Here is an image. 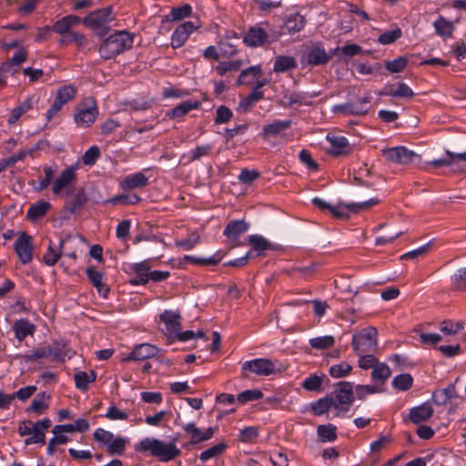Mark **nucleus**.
I'll return each mask as SVG.
<instances>
[{
	"label": "nucleus",
	"instance_id": "4d7b16f0",
	"mask_svg": "<svg viewBox=\"0 0 466 466\" xmlns=\"http://www.w3.org/2000/svg\"><path fill=\"white\" fill-rule=\"evenodd\" d=\"M381 391H382V388L378 385H375V386L357 385L355 388V391H353V393H355V395L357 396L358 399L362 400L367 395L374 394V393H378V392H381Z\"/></svg>",
	"mask_w": 466,
	"mask_h": 466
},
{
	"label": "nucleus",
	"instance_id": "6e6d98bb",
	"mask_svg": "<svg viewBox=\"0 0 466 466\" xmlns=\"http://www.w3.org/2000/svg\"><path fill=\"white\" fill-rule=\"evenodd\" d=\"M242 66L241 60L224 61L220 62L217 67L216 72L223 76L229 71H238Z\"/></svg>",
	"mask_w": 466,
	"mask_h": 466
},
{
	"label": "nucleus",
	"instance_id": "7c9ffc66",
	"mask_svg": "<svg viewBox=\"0 0 466 466\" xmlns=\"http://www.w3.org/2000/svg\"><path fill=\"white\" fill-rule=\"evenodd\" d=\"M199 106L198 101H184L178 106H175L167 113V116L170 118H180L187 115L193 109H197Z\"/></svg>",
	"mask_w": 466,
	"mask_h": 466
},
{
	"label": "nucleus",
	"instance_id": "1a4fd4ad",
	"mask_svg": "<svg viewBox=\"0 0 466 466\" xmlns=\"http://www.w3.org/2000/svg\"><path fill=\"white\" fill-rule=\"evenodd\" d=\"M378 198H370L367 201L360 202V203H338L337 205H332L330 209V214L338 218L347 219L353 213H358L360 210H366L375 206L379 203Z\"/></svg>",
	"mask_w": 466,
	"mask_h": 466
},
{
	"label": "nucleus",
	"instance_id": "412c9836",
	"mask_svg": "<svg viewBox=\"0 0 466 466\" xmlns=\"http://www.w3.org/2000/svg\"><path fill=\"white\" fill-rule=\"evenodd\" d=\"M244 42L249 46L257 47L268 43V36L263 28L254 26L248 31L244 37Z\"/></svg>",
	"mask_w": 466,
	"mask_h": 466
},
{
	"label": "nucleus",
	"instance_id": "338daca9",
	"mask_svg": "<svg viewBox=\"0 0 466 466\" xmlns=\"http://www.w3.org/2000/svg\"><path fill=\"white\" fill-rule=\"evenodd\" d=\"M149 260H144L139 263H135L131 266V270L138 276L148 279L150 273Z\"/></svg>",
	"mask_w": 466,
	"mask_h": 466
},
{
	"label": "nucleus",
	"instance_id": "052dcab7",
	"mask_svg": "<svg viewBox=\"0 0 466 466\" xmlns=\"http://www.w3.org/2000/svg\"><path fill=\"white\" fill-rule=\"evenodd\" d=\"M199 242V236L194 232L188 235L187 238L176 241V245L184 250L192 249Z\"/></svg>",
	"mask_w": 466,
	"mask_h": 466
},
{
	"label": "nucleus",
	"instance_id": "6ab92c4d",
	"mask_svg": "<svg viewBox=\"0 0 466 466\" xmlns=\"http://www.w3.org/2000/svg\"><path fill=\"white\" fill-rule=\"evenodd\" d=\"M158 349L149 343H141L133 349L131 353L125 359V360H145L155 357L157 354Z\"/></svg>",
	"mask_w": 466,
	"mask_h": 466
},
{
	"label": "nucleus",
	"instance_id": "9d476101",
	"mask_svg": "<svg viewBox=\"0 0 466 466\" xmlns=\"http://www.w3.org/2000/svg\"><path fill=\"white\" fill-rule=\"evenodd\" d=\"M370 102L371 96L367 95L355 102L336 105L332 107V111L341 116H366L370 111Z\"/></svg>",
	"mask_w": 466,
	"mask_h": 466
},
{
	"label": "nucleus",
	"instance_id": "c756f323",
	"mask_svg": "<svg viewBox=\"0 0 466 466\" xmlns=\"http://www.w3.org/2000/svg\"><path fill=\"white\" fill-rule=\"evenodd\" d=\"M433 28L435 33L442 38H449L452 36V34L455 30V26L453 23L450 20H447L443 16L440 15L433 22Z\"/></svg>",
	"mask_w": 466,
	"mask_h": 466
},
{
	"label": "nucleus",
	"instance_id": "cd10ccee",
	"mask_svg": "<svg viewBox=\"0 0 466 466\" xmlns=\"http://www.w3.org/2000/svg\"><path fill=\"white\" fill-rule=\"evenodd\" d=\"M50 395L46 392L38 393L26 408V412H33L36 415L43 414L49 408Z\"/></svg>",
	"mask_w": 466,
	"mask_h": 466
},
{
	"label": "nucleus",
	"instance_id": "a211bd4d",
	"mask_svg": "<svg viewBox=\"0 0 466 466\" xmlns=\"http://www.w3.org/2000/svg\"><path fill=\"white\" fill-rule=\"evenodd\" d=\"M292 125L291 120H279L276 119L271 123L265 125L262 130V137L265 139L276 137H284L285 131Z\"/></svg>",
	"mask_w": 466,
	"mask_h": 466
},
{
	"label": "nucleus",
	"instance_id": "0eeeda50",
	"mask_svg": "<svg viewBox=\"0 0 466 466\" xmlns=\"http://www.w3.org/2000/svg\"><path fill=\"white\" fill-rule=\"evenodd\" d=\"M243 370H249L258 376H269L280 373L284 370V367L278 361L258 358L243 363Z\"/></svg>",
	"mask_w": 466,
	"mask_h": 466
},
{
	"label": "nucleus",
	"instance_id": "6e6552de",
	"mask_svg": "<svg viewBox=\"0 0 466 466\" xmlns=\"http://www.w3.org/2000/svg\"><path fill=\"white\" fill-rule=\"evenodd\" d=\"M377 330L373 327L362 329L352 339V347L357 354L368 353L377 347Z\"/></svg>",
	"mask_w": 466,
	"mask_h": 466
},
{
	"label": "nucleus",
	"instance_id": "13d9d810",
	"mask_svg": "<svg viewBox=\"0 0 466 466\" xmlns=\"http://www.w3.org/2000/svg\"><path fill=\"white\" fill-rule=\"evenodd\" d=\"M99 157V147L97 146H92L83 154L81 160L86 166H93Z\"/></svg>",
	"mask_w": 466,
	"mask_h": 466
},
{
	"label": "nucleus",
	"instance_id": "c9c22d12",
	"mask_svg": "<svg viewBox=\"0 0 466 466\" xmlns=\"http://www.w3.org/2000/svg\"><path fill=\"white\" fill-rule=\"evenodd\" d=\"M248 228V225L243 220H234L229 222L225 229L224 235L228 238H238L245 233Z\"/></svg>",
	"mask_w": 466,
	"mask_h": 466
},
{
	"label": "nucleus",
	"instance_id": "58836bf2",
	"mask_svg": "<svg viewBox=\"0 0 466 466\" xmlns=\"http://www.w3.org/2000/svg\"><path fill=\"white\" fill-rule=\"evenodd\" d=\"M327 140L330 144L333 154L339 155L345 153L349 147V141L341 136H327Z\"/></svg>",
	"mask_w": 466,
	"mask_h": 466
},
{
	"label": "nucleus",
	"instance_id": "dca6fc26",
	"mask_svg": "<svg viewBox=\"0 0 466 466\" xmlns=\"http://www.w3.org/2000/svg\"><path fill=\"white\" fill-rule=\"evenodd\" d=\"M15 250L23 264L29 263L32 258L33 244L31 237L22 233L15 242Z\"/></svg>",
	"mask_w": 466,
	"mask_h": 466
},
{
	"label": "nucleus",
	"instance_id": "37998d69",
	"mask_svg": "<svg viewBox=\"0 0 466 466\" xmlns=\"http://www.w3.org/2000/svg\"><path fill=\"white\" fill-rule=\"evenodd\" d=\"M96 378V376L93 371L89 374L85 371H77L74 377L76 387L80 390H86L88 387V384L95 381Z\"/></svg>",
	"mask_w": 466,
	"mask_h": 466
},
{
	"label": "nucleus",
	"instance_id": "a18cd8bd",
	"mask_svg": "<svg viewBox=\"0 0 466 466\" xmlns=\"http://www.w3.org/2000/svg\"><path fill=\"white\" fill-rule=\"evenodd\" d=\"M413 378L409 373H402L394 377L392 387L398 390L405 391L411 388Z\"/></svg>",
	"mask_w": 466,
	"mask_h": 466
},
{
	"label": "nucleus",
	"instance_id": "a19ab883",
	"mask_svg": "<svg viewBox=\"0 0 466 466\" xmlns=\"http://www.w3.org/2000/svg\"><path fill=\"white\" fill-rule=\"evenodd\" d=\"M336 427L332 424L319 425L318 436L321 442H332L337 439Z\"/></svg>",
	"mask_w": 466,
	"mask_h": 466
},
{
	"label": "nucleus",
	"instance_id": "8fccbe9b",
	"mask_svg": "<svg viewBox=\"0 0 466 466\" xmlns=\"http://www.w3.org/2000/svg\"><path fill=\"white\" fill-rule=\"evenodd\" d=\"M334 343L335 339L330 335L316 337L309 339L310 346L316 350H326L331 348Z\"/></svg>",
	"mask_w": 466,
	"mask_h": 466
},
{
	"label": "nucleus",
	"instance_id": "3c124183",
	"mask_svg": "<svg viewBox=\"0 0 466 466\" xmlns=\"http://www.w3.org/2000/svg\"><path fill=\"white\" fill-rule=\"evenodd\" d=\"M76 90L74 86L67 85L57 89L56 99L66 105L76 96Z\"/></svg>",
	"mask_w": 466,
	"mask_h": 466
},
{
	"label": "nucleus",
	"instance_id": "bb28decb",
	"mask_svg": "<svg viewBox=\"0 0 466 466\" xmlns=\"http://www.w3.org/2000/svg\"><path fill=\"white\" fill-rule=\"evenodd\" d=\"M26 57L27 52L24 48L17 50L10 59L2 65L1 71L3 73L14 74L21 64L25 61Z\"/></svg>",
	"mask_w": 466,
	"mask_h": 466
},
{
	"label": "nucleus",
	"instance_id": "864d4df0",
	"mask_svg": "<svg viewBox=\"0 0 466 466\" xmlns=\"http://www.w3.org/2000/svg\"><path fill=\"white\" fill-rule=\"evenodd\" d=\"M226 448H227L226 443L219 442V443L205 450L204 451H202L199 455V459L202 461H206L211 458H215V457L222 454L225 451Z\"/></svg>",
	"mask_w": 466,
	"mask_h": 466
},
{
	"label": "nucleus",
	"instance_id": "f8f14e48",
	"mask_svg": "<svg viewBox=\"0 0 466 466\" xmlns=\"http://www.w3.org/2000/svg\"><path fill=\"white\" fill-rule=\"evenodd\" d=\"M382 156L390 162L399 165H408L418 156L405 147H394L382 150Z\"/></svg>",
	"mask_w": 466,
	"mask_h": 466
},
{
	"label": "nucleus",
	"instance_id": "bf43d9fd",
	"mask_svg": "<svg viewBox=\"0 0 466 466\" xmlns=\"http://www.w3.org/2000/svg\"><path fill=\"white\" fill-rule=\"evenodd\" d=\"M400 36H401V30L400 28H395L392 30H388V31L383 32L379 36L378 41L381 45H390V44L395 42Z\"/></svg>",
	"mask_w": 466,
	"mask_h": 466
},
{
	"label": "nucleus",
	"instance_id": "2f4dec72",
	"mask_svg": "<svg viewBox=\"0 0 466 466\" xmlns=\"http://www.w3.org/2000/svg\"><path fill=\"white\" fill-rule=\"evenodd\" d=\"M264 94L258 88H254L249 95L244 97L238 104V110L241 113H247L262 97Z\"/></svg>",
	"mask_w": 466,
	"mask_h": 466
},
{
	"label": "nucleus",
	"instance_id": "4be33fe9",
	"mask_svg": "<svg viewBox=\"0 0 466 466\" xmlns=\"http://www.w3.org/2000/svg\"><path fill=\"white\" fill-rule=\"evenodd\" d=\"M330 59V56L325 49L318 45H313L309 47L306 54V60L309 64L319 66L327 64Z\"/></svg>",
	"mask_w": 466,
	"mask_h": 466
},
{
	"label": "nucleus",
	"instance_id": "473e14b6",
	"mask_svg": "<svg viewBox=\"0 0 466 466\" xmlns=\"http://www.w3.org/2000/svg\"><path fill=\"white\" fill-rule=\"evenodd\" d=\"M13 329L15 331V338L19 341H22L26 336L33 334L35 331V326L27 319H19L14 323Z\"/></svg>",
	"mask_w": 466,
	"mask_h": 466
},
{
	"label": "nucleus",
	"instance_id": "79ce46f5",
	"mask_svg": "<svg viewBox=\"0 0 466 466\" xmlns=\"http://www.w3.org/2000/svg\"><path fill=\"white\" fill-rule=\"evenodd\" d=\"M385 94L399 97H411L414 95L413 91L405 83H399L397 86H388Z\"/></svg>",
	"mask_w": 466,
	"mask_h": 466
},
{
	"label": "nucleus",
	"instance_id": "de8ad7c7",
	"mask_svg": "<svg viewBox=\"0 0 466 466\" xmlns=\"http://www.w3.org/2000/svg\"><path fill=\"white\" fill-rule=\"evenodd\" d=\"M352 370V367L346 361H341L329 367V373L334 379H339L348 376Z\"/></svg>",
	"mask_w": 466,
	"mask_h": 466
},
{
	"label": "nucleus",
	"instance_id": "b1692460",
	"mask_svg": "<svg viewBox=\"0 0 466 466\" xmlns=\"http://www.w3.org/2000/svg\"><path fill=\"white\" fill-rule=\"evenodd\" d=\"M148 184V177L144 172H137L126 177L121 181V187L124 190H132L138 187H144Z\"/></svg>",
	"mask_w": 466,
	"mask_h": 466
},
{
	"label": "nucleus",
	"instance_id": "49530a36",
	"mask_svg": "<svg viewBox=\"0 0 466 466\" xmlns=\"http://www.w3.org/2000/svg\"><path fill=\"white\" fill-rule=\"evenodd\" d=\"M304 25V18L299 15H294L286 20L284 29L289 34H294L299 32Z\"/></svg>",
	"mask_w": 466,
	"mask_h": 466
},
{
	"label": "nucleus",
	"instance_id": "0e129e2a",
	"mask_svg": "<svg viewBox=\"0 0 466 466\" xmlns=\"http://www.w3.org/2000/svg\"><path fill=\"white\" fill-rule=\"evenodd\" d=\"M407 66V59L403 56H400L394 60L386 62V68L390 73H400L401 72L405 66Z\"/></svg>",
	"mask_w": 466,
	"mask_h": 466
},
{
	"label": "nucleus",
	"instance_id": "69168bd1",
	"mask_svg": "<svg viewBox=\"0 0 466 466\" xmlns=\"http://www.w3.org/2000/svg\"><path fill=\"white\" fill-rule=\"evenodd\" d=\"M105 417L111 420H126L128 419V414L116 406H110L107 409Z\"/></svg>",
	"mask_w": 466,
	"mask_h": 466
},
{
	"label": "nucleus",
	"instance_id": "aec40b11",
	"mask_svg": "<svg viewBox=\"0 0 466 466\" xmlns=\"http://www.w3.org/2000/svg\"><path fill=\"white\" fill-rule=\"evenodd\" d=\"M81 22L78 16L69 15L57 20L52 26V30L65 37L72 34L71 29Z\"/></svg>",
	"mask_w": 466,
	"mask_h": 466
},
{
	"label": "nucleus",
	"instance_id": "c03bdc74",
	"mask_svg": "<svg viewBox=\"0 0 466 466\" xmlns=\"http://www.w3.org/2000/svg\"><path fill=\"white\" fill-rule=\"evenodd\" d=\"M248 243L252 246L253 251H256V256L262 255L270 247L269 242L261 236L251 235L248 238Z\"/></svg>",
	"mask_w": 466,
	"mask_h": 466
},
{
	"label": "nucleus",
	"instance_id": "a878e982",
	"mask_svg": "<svg viewBox=\"0 0 466 466\" xmlns=\"http://www.w3.org/2000/svg\"><path fill=\"white\" fill-rule=\"evenodd\" d=\"M433 415V408L428 403L414 407L410 410V420L414 424L427 421Z\"/></svg>",
	"mask_w": 466,
	"mask_h": 466
},
{
	"label": "nucleus",
	"instance_id": "423d86ee",
	"mask_svg": "<svg viewBox=\"0 0 466 466\" xmlns=\"http://www.w3.org/2000/svg\"><path fill=\"white\" fill-rule=\"evenodd\" d=\"M98 116V108L92 97L83 99L75 108L74 120L78 127H89Z\"/></svg>",
	"mask_w": 466,
	"mask_h": 466
},
{
	"label": "nucleus",
	"instance_id": "4c0bfd02",
	"mask_svg": "<svg viewBox=\"0 0 466 466\" xmlns=\"http://www.w3.org/2000/svg\"><path fill=\"white\" fill-rule=\"evenodd\" d=\"M50 208L51 205L49 202L44 200L39 201L29 208L27 211V217L32 221H35L40 218L44 217Z\"/></svg>",
	"mask_w": 466,
	"mask_h": 466
},
{
	"label": "nucleus",
	"instance_id": "f3484780",
	"mask_svg": "<svg viewBox=\"0 0 466 466\" xmlns=\"http://www.w3.org/2000/svg\"><path fill=\"white\" fill-rule=\"evenodd\" d=\"M160 320L165 324V334L174 339L177 331L180 330V314L178 311L166 309L159 315Z\"/></svg>",
	"mask_w": 466,
	"mask_h": 466
},
{
	"label": "nucleus",
	"instance_id": "20e7f679",
	"mask_svg": "<svg viewBox=\"0 0 466 466\" xmlns=\"http://www.w3.org/2000/svg\"><path fill=\"white\" fill-rule=\"evenodd\" d=\"M94 440L104 447L110 455H121L129 441L126 437L115 436L112 431L98 428L94 431Z\"/></svg>",
	"mask_w": 466,
	"mask_h": 466
},
{
	"label": "nucleus",
	"instance_id": "c85d7f7f",
	"mask_svg": "<svg viewBox=\"0 0 466 466\" xmlns=\"http://www.w3.org/2000/svg\"><path fill=\"white\" fill-rule=\"evenodd\" d=\"M35 103L33 96H27L23 102L12 109L8 124H15L24 114L31 110Z\"/></svg>",
	"mask_w": 466,
	"mask_h": 466
},
{
	"label": "nucleus",
	"instance_id": "4468645a",
	"mask_svg": "<svg viewBox=\"0 0 466 466\" xmlns=\"http://www.w3.org/2000/svg\"><path fill=\"white\" fill-rule=\"evenodd\" d=\"M183 430L187 435H189L190 443L192 445L210 440L217 431V428L213 427L200 429L194 422H188L183 425Z\"/></svg>",
	"mask_w": 466,
	"mask_h": 466
},
{
	"label": "nucleus",
	"instance_id": "e433bc0d",
	"mask_svg": "<svg viewBox=\"0 0 466 466\" xmlns=\"http://www.w3.org/2000/svg\"><path fill=\"white\" fill-rule=\"evenodd\" d=\"M261 67L259 66H250L243 70L238 78V85H249L255 81L261 75Z\"/></svg>",
	"mask_w": 466,
	"mask_h": 466
},
{
	"label": "nucleus",
	"instance_id": "2eb2a0df",
	"mask_svg": "<svg viewBox=\"0 0 466 466\" xmlns=\"http://www.w3.org/2000/svg\"><path fill=\"white\" fill-rule=\"evenodd\" d=\"M52 422L48 418L39 420L32 424L31 434L25 440V445L45 443L46 431L49 429Z\"/></svg>",
	"mask_w": 466,
	"mask_h": 466
},
{
	"label": "nucleus",
	"instance_id": "5fc2aeb1",
	"mask_svg": "<svg viewBox=\"0 0 466 466\" xmlns=\"http://www.w3.org/2000/svg\"><path fill=\"white\" fill-rule=\"evenodd\" d=\"M311 410L316 415L331 412L330 401L328 396L311 403Z\"/></svg>",
	"mask_w": 466,
	"mask_h": 466
},
{
	"label": "nucleus",
	"instance_id": "ddd939ff",
	"mask_svg": "<svg viewBox=\"0 0 466 466\" xmlns=\"http://www.w3.org/2000/svg\"><path fill=\"white\" fill-rule=\"evenodd\" d=\"M77 166H71L65 168L56 178L52 186V191L55 195H59L62 191H70L73 183L76 179Z\"/></svg>",
	"mask_w": 466,
	"mask_h": 466
},
{
	"label": "nucleus",
	"instance_id": "09e8293b",
	"mask_svg": "<svg viewBox=\"0 0 466 466\" xmlns=\"http://www.w3.org/2000/svg\"><path fill=\"white\" fill-rule=\"evenodd\" d=\"M464 329V322L444 320L441 323L440 330L445 335H455Z\"/></svg>",
	"mask_w": 466,
	"mask_h": 466
},
{
	"label": "nucleus",
	"instance_id": "9b49d317",
	"mask_svg": "<svg viewBox=\"0 0 466 466\" xmlns=\"http://www.w3.org/2000/svg\"><path fill=\"white\" fill-rule=\"evenodd\" d=\"M201 26V22L187 21L179 25L172 34L171 46L173 48L181 47L188 39L189 35Z\"/></svg>",
	"mask_w": 466,
	"mask_h": 466
},
{
	"label": "nucleus",
	"instance_id": "f03ea898",
	"mask_svg": "<svg viewBox=\"0 0 466 466\" xmlns=\"http://www.w3.org/2000/svg\"><path fill=\"white\" fill-rule=\"evenodd\" d=\"M328 397L332 416H343L350 410L354 400L353 384L347 381L339 382L334 392Z\"/></svg>",
	"mask_w": 466,
	"mask_h": 466
},
{
	"label": "nucleus",
	"instance_id": "39448f33",
	"mask_svg": "<svg viewBox=\"0 0 466 466\" xmlns=\"http://www.w3.org/2000/svg\"><path fill=\"white\" fill-rule=\"evenodd\" d=\"M114 20L111 7L95 10L89 13L83 20V24L98 35H104L110 30V24Z\"/></svg>",
	"mask_w": 466,
	"mask_h": 466
},
{
	"label": "nucleus",
	"instance_id": "e2e57ef3",
	"mask_svg": "<svg viewBox=\"0 0 466 466\" xmlns=\"http://www.w3.org/2000/svg\"><path fill=\"white\" fill-rule=\"evenodd\" d=\"M258 436V430L257 427H246L239 432V440L242 442H252Z\"/></svg>",
	"mask_w": 466,
	"mask_h": 466
},
{
	"label": "nucleus",
	"instance_id": "603ef678",
	"mask_svg": "<svg viewBox=\"0 0 466 466\" xmlns=\"http://www.w3.org/2000/svg\"><path fill=\"white\" fill-rule=\"evenodd\" d=\"M324 375H310L306 378L302 382V387L309 391H319L321 390V385L323 383Z\"/></svg>",
	"mask_w": 466,
	"mask_h": 466
},
{
	"label": "nucleus",
	"instance_id": "680f3d73",
	"mask_svg": "<svg viewBox=\"0 0 466 466\" xmlns=\"http://www.w3.org/2000/svg\"><path fill=\"white\" fill-rule=\"evenodd\" d=\"M263 397V393L259 390H248L238 395V400L240 403H246L250 400H259Z\"/></svg>",
	"mask_w": 466,
	"mask_h": 466
},
{
	"label": "nucleus",
	"instance_id": "5701e85b",
	"mask_svg": "<svg viewBox=\"0 0 466 466\" xmlns=\"http://www.w3.org/2000/svg\"><path fill=\"white\" fill-rule=\"evenodd\" d=\"M66 240L60 239L57 245L49 242L47 249L43 256V261L46 266H54L60 258Z\"/></svg>",
	"mask_w": 466,
	"mask_h": 466
},
{
	"label": "nucleus",
	"instance_id": "774afa93",
	"mask_svg": "<svg viewBox=\"0 0 466 466\" xmlns=\"http://www.w3.org/2000/svg\"><path fill=\"white\" fill-rule=\"evenodd\" d=\"M360 356L359 358V366L360 368L363 369V370H369V369H371L372 370L374 369V366L376 364H378L375 357L371 354H366V353H363V354H358Z\"/></svg>",
	"mask_w": 466,
	"mask_h": 466
},
{
	"label": "nucleus",
	"instance_id": "ea45409f",
	"mask_svg": "<svg viewBox=\"0 0 466 466\" xmlns=\"http://www.w3.org/2000/svg\"><path fill=\"white\" fill-rule=\"evenodd\" d=\"M191 13H192V7L188 4H185L181 6L172 8V10L170 12L171 18H169V16L166 15L162 18V21L163 22H167L169 20L179 21L186 17L190 16Z\"/></svg>",
	"mask_w": 466,
	"mask_h": 466
},
{
	"label": "nucleus",
	"instance_id": "72a5a7b5",
	"mask_svg": "<svg viewBox=\"0 0 466 466\" xmlns=\"http://www.w3.org/2000/svg\"><path fill=\"white\" fill-rule=\"evenodd\" d=\"M297 66V61L293 56H279L275 59L273 69L276 73H281L296 68Z\"/></svg>",
	"mask_w": 466,
	"mask_h": 466
},
{
	"label": "nucleus",
	"instance_id": "f257e3e1",
	"mask_svg": "<svg viewBox=\"0 0 466 466\" xmlns=\"http://www.w3.org/2000/svg\"><path fill=\"white\" fill-rule=\"evenodd\" d=\"M137 451H149L154 457L161 461H169L181 454L180 449L177 447L175 442H164L156 438H145L141 440L136 446Z\"/></svg>",
	"mask_w": 466,
	"mask_h": 466
},
{
	"label": "nucleus",
	"instance_id": "f704fd0d",
	"mask_svg": "<svg viewBox=\"0 0 466 466\" xmlns=\"http://www.w3.org/2000/svg\"><path fill=\"white\" fill-rule=\"evenodd\" d=\"M390 375L391 370L390 367L383 362L376 364L371 372L372 380L381 386L386 382Z\"/></svg>",
	"mask_w": 466,
	"mask_h": 466
},
{
	"label": "nucleus",
	"instance_id": "393cba45",
	"mask_svg": "<svg viewBox=\"0 0 466 466\" xmlns=\"http://www.w3.org/2000/svg\"><path fill=\"white\" fill-rule=\"evenodd\" d=\"M86 273L87 275L89 281L96 289L98 293H100L104 298H106L109 293V288L103 282V273L96 270L93 267L87 268L86 269Z\"/></svg>",
	"mask_w": 466,
	"mask_h": 466
},
{
	"label": "nucleus",
	"instance_id": "7ed1b4c3",
	"mask_svg": "<svg viewBox=\"0 0 466 466\" xmlns=\"http://www.w3.org/2000/svg\"><path fill=\"white\" fill-rule=\"evenodd\" d=\"M132 35L126 31H120L111 35L104 40L99 47L100 56L104 59H110L129 49L133 45Z\"/></svg>",
	"mask_w": 466,
	"mask_h": 466
}]
</instances>
